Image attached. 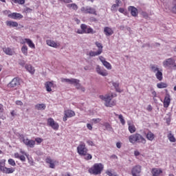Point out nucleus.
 <instances>
[{
	"label": "nucleus",
	"instance_id": "f257e3e1",
	"mask_svg": "<svg viewBox=\"0 0 176 176\" xmlns=\"http://www.w3.org/2000/svg\"><path fill=\"white\" fill-rule=\"evenodd\" d=\"M99 98L102 100V101L104 102L105 107H112L116 105V101L115 100H112L113 98V94H106V95H100Z\"/></svg>",
	"mask_w": 176,
	"mask_h": 176
},
{
	"label": "nucleus",
	"instance_id": "f03ea898",
	"mask_svg": "<svg viewBox=\"0 0 176 176\" xmlns=\"http://www.w3.org/2000/svg\"><path fill=\"white\" fill-rule=\"evenodd\" d=\"M130 144H146V140L140 133H134L129 136Z\"/></svg>",
	"mask_w": 176,
	"mask_h": 176
},
{
	"label": "nucleus",
	"instance_id": "7ed1b4c3",
	"mask_svg": "<svg viewBox=\"0 0 176 176\" xmlns=\"http://www.w3.org/2000/svg\"><path fill=\"white\" fill-rule=\"evenodd\" d=\"M61 82L63 83H69V85H74L76 89L78 90H82V91H85V87H83L80 82V80L76 78H61Z\"/></svg>",
	"mask_w": 176,
	"mask_h": 176
},
{
	"label": "nucleus",
	"instance_id": "20e7f679",
	"mask_svg": "<svg viewBox=\"0 0 176 176\" xmlns=\"http://www.w3.org/2000/svg\"><path fill=\"white\" fill-rule=\"evenodd\" d=\"M61 82L63 83H69V85H74L76 89L78 90H82V91H85V87H83L80 82V80L76 78H61Z\"/></svg>",
	"mask_w": 176,
	"mask_h": 176
},
{
	"label": "nucleus",
	"instance_id": "39448f33",
	"mask_svg": "<svg viewBox=\"0 0 176 176\" xmlns=\"http://www.w3.org/2000/svg\"><path fill=\"white\" fill-rule=\"evenodd\" d=\"M104 170V164L101 163H96L91 167L88 171L89 174H93L94 175H100Z\"/></svg>",
	"mask_w": 176,
	"mask_h": 176
},
{
	"label": "nucleus",
	"instance_id": "423d86ee",
	"mask_svg": "<svg viewBox=\"0 0 176 176\" xmlns=\"http://www.w3.org/2000/svg\"><path fill=\"white\" fill-rule=\"evenodd\" d=\"M88 149L86 147V144L83 142H80L79 145L77 147V152L80 156H86L88 152Z\"/></svg>",
	"mask_w": 176,
	"mask_h": 176
},
{
	"label": "nucleus",
	"instance_id": "0eeeda50",
	"mask_svg": "<svg viewBox=\"0 0 176 176\" xmlns=\"http://www.w3.org/2000/svg\"><path fill=\"white\" fill-rule=\"evenodd\" d=\"M142 170V167L141 165L134 166L131 169L132 176H141V171Z\"/></svg>",
	"mask_w": 176,
	"mask_h": 176
},
{
	"label": "nucleus",
	"instance_id": "6e6552de",
	"mask_svg": "<svg viewBox=\"0 0 176 176\" xmlns=\"http://www.w3.org/2000/svg\"><path fill=\"white\" fill-rule=\"evenodd\" d=\"M170 65H173V69H176L175 60L173 59V58H167L163 62V66L165 68L170 67Z\"/></svg>",
	"mask_w": 176,
	"mask_h": 176
},
{
	"label": "nucleus",
	"instance_id": "1a4fd4ad",
	"mask_svg": "<svg viewBox=\"0 0 176 176\" xmlns=\"http://www.w3.org/2000/svg\"><path fill=\"white\" fill-rule=\"evenodd\" d=\"M74 116H75V111L71 109L65 110L63 120V122H67V118H74Z\"/></svg>",
	"mask_w": 176,
	"mask_h": 176
},
{
	"label": "nucleus",
	"instance_id": "9d476101",
	"mask_svg": "<svg viewBox=\"0 0 176 176\" xmlns=\"http://www.w3.org/2000/svg\"><path fill=\"white\" fill-rule=\"evenodd\" d=\"M47 124L50 125L53 130H58V127H60V125H58V123L54 121V120L52 118L47 119Z\"/></svg>",
	"mask_w": 176,
	"mask_h": 176
},
{
	"label": "nucleus",
	"instance_id": "9b49d317",
	"mask_svg": "<svg viewBox=\"0 0 176 176\" xmlns=\"http://www.w3.org/2000/svg\"><path fill=\"white\" fill-rule=\"evenodd\" d=\"M96 71L97 74H98V75H100L101 76H108V71L101 67L100 65L96 66Z\"/></svg>",
	"mask_w": 176,
	"mask_h": 176
},
{
	"label": "nucleus",
	"instance_id": "f8f14e48",
	"mask_svg": "<svg viewBox=\"0 0 176 176\" xmlns=\"http://www.w3.org/2000/svg\"><path fill=\"white\" fill-rule=\"evenodd\" d=\"M8 87L14 88L20 86V78H14L12 81L8 85Z\"/></svg>",
	"mask_w": 176,
	"mask_h": 176
},
{
	"label": "nucleus",
	"instance_id": "ddd939ff",
	"mask_svg": "<svg viewBox=\"0 0 176 176\" xmlns=\"http://www.w3.org/2000/svg\"><path fill=\"white\" fill-rule=\"evenodd\" d=\"M99 60H100V61L102 62V65H104V67H105V68L107 69H112V65H111V63H109L108 61H107L105 58L100 56H99Z\"/></svg>",
	"mask_w": 176,
	"mask_h": 176
},
{
	"label": "nucleus",
	"instance_id": "4468645a",
	"mask_svg": "<svg viewBox=\"0 0 176 176\" xmlns=\"http://www.w3.org/2000/svg\"><path fill=\"white\" fill-rule=\"evenodd\" d=\"M23 142L26 145V146H29V148H34V146H35V140L23 138Z\"/></svg>",
	"mask_w": 176,
	"mask_h": 176
},
{
	"label": "nucleus",
	"instance_id": "2eb2a0df",
	"mask_svg": "<svg viewBox=\"0 0 176 176\" xmlns=\"http://www.w3.org/2000/svg\"><path fill=\"white\" fill-rule=\"evenodd\" d=\"M46 43L48 46H50V47H54V49L60 47V43L53 40L48 39L46 41Z\"/></svg>",
	"mask_w": 176,
	"mask_h": 176
},
{
	"label": "nucleus",
	"instance_id": "dca6fc26",
	"mask_svg": "<svg viewBox=\"0 0 176 176\" xmlns=\"http://www.w3.org/2000/svg\"><path fill=\"white\" fill-rule=\"evenodd\" d=\"M127 124L129 126L128 130L129 133H131V134H134V133L137 131V129L135 128V126L134 125L133 122H131V120H129L127 121Z\"/></svg>",
	"mask_w": 176,
	"mask_h": 176
},
{
	"label": "nucleus",
	"instance_id": "f3484780",
	"mask_svg": "<svg viewBox=\"0 0 176 176\" xmlns=\"http://www.w3.org/2000/svg\"><path fill=\"white\" fill-rule=\"evenodd\" d=\"M128 10L133 17H137L138 16V10L135 7L129 6L128 7Z\"/></svg>",
	"mask_w": 176,
	"mask_h": 176
},
{
	"label": "nucleus",
	"instance_id": "a211bd4d",
	"mask_svg": "<svg viewBox=\"0 0 176 176\" xmlns=\"http://www.w3.org/2000/svg\"><path fill=\"white\" fill-rule=\"evenodd\" d=\"M170 102H171V96H170V94H167L164 100V107L168 108V107H170Z\"/></svg>",
	"mask_w": 176,
	"mask_h": 176
},
{
	"label": "nucleus",
	"instance_id": "6ab92c4d",
	"mask_svg": "<svg viewBox=\"0 0 176 176\" xmlns=\"http://www.w3.org/2000/svg\"><path fill=\"white\" fill-rule=\"evenodd\" d=\"M8 17H10V19H13L14 20H18V19H23V15H21V14L20 13L13 12V13L9 14Z\"/></svg>",
	"mask_w": 176,
	"mask_h": 176
},
{
	"label": "nucleus",
	"instance_id": "aec40b11",
	"mask_svg": "<svg viewBox=\"0 0 176 176\" xmlns=\"http://www.w3.org/2000/svg\"><path fill=\"white\" fill-rule=\"evenodd\" d=\"M163 173L162 168H153L151 170V174L153 176H160Z\"/></svg>",
	"mask_w": 176,
	"mask_h": 176
},
{
	"label": "nucleus",
	"instance_id": "412c9836",
	"mask_svg": "<svg viewBox=\"0 0 176 176\" xmlns=\"http://www.w3.org/2000/svg\"><path fill=\"white\" fill-rule=\"evenodd\" d=\"M45 86L47 91L50 92L52 91V89L54 87V84L53 83V81H47L45 82Z\"/></svg>",
	"mask_w": 176,
	"mask_h": 176
},
{
	"label": "nucleus",
	"instance_id": "4be33fe9",
	"mask_svg": "<svg viewBox=\"0 0 176 176\" xmlns=\"http://www.w3.org/2000/svg\"><path fill=\"white\" fill-rule=\"evenodd\" d=\"M104 33L106 36H111V35H113V30L109 27H105L104 28Z\"/></svg>",
	"mask_w": 176,
	"mask_h": 176
},
{
	"label": "nucleus",
	"instance_id": "5701e85b",
	"mask_svg": "<svg viewBox=\"0 0 176 176\" xmlns=\"http://www.w3.org/2000/svg\"><path fill=\"white\" fill-rule=\"evenodd\" d=\"M120 3H122V1L116 0V3L111 6V10L112 12H118V8L120 6Z\"/></svg>",
	"mask_w": 176,
	"mask_h": 176
},
{
	"label": "nucleus",
	"instance_id": "b1692460",
	"mask_svg": "<svg viewBox=\"0 0 176 176\" xmlns=\"http://www.w3.org/2000/svg\"><path fill=\"white\" fill-rule=\"evenodd\" d=\"M1 171L2 173H4V174H13V172L16 171V169L14 168L5 167V168H3Z\"/></svg>",
	"mask_w": 176,
	"mask_h": 176
},
{
	"label": "nucleus",
	"instance_id": "393cba45",
	"mask_svg": "<svg viewBox=\"0 0 176 176\" xmlns=\"http://www.w3.org/2000/svg\"><path fill=\"white\" fill-rule=\"evenodd\" d=\"M45 160L46 163H48V164H50V168H54L56 166V161L52 160L50 157H47Z\"/></svg>",
	"mask_w": 176,
	"mask_h": 176
},
{
	"label": "nucleus",
	"instance_id": "a878e982",
	"mask_svg": "<svg viewBox=\"0 0 176 176\" xmlns=\"http://www.w3.org/2000/svg\"><path fill=\"white\" fill-rule=\"evenodd\" d=\"M87 13L89 14H95V16H97L96 8H93L91 7L87 6Z\"/></svg>",
	"mask_w": 176,
	"mask_h": 176
},
{
	"label": "nucleus",
	"instance_id": "bb28decb",
	"mask_svg": "<svg viewBox=\"0 0 176 176\" xmlns=\"http://www.w3.org/2000/svg\"><path fill=\"white\" fill-rule=\"evenodd\" d=\"M146 138H147L148 141H153L155 140V134H153V133H152L151 131H148L146 134Z\"/></svg>",
	"mask_w": 176,
	"mask_h": 176
},
{
	"label": "nucleus",
	"instance_id": "cd10ccee",
	"mask_svg": "<svg viewBox=\"0 0 176 176\" xmlns=\"http://www.w3.org/2000/svg\"><path fill=\"white\" fill-rule=\"evenodd\" d=\"M35 109H37V111H45L46 109V104H37L35 105Z\"/></svg>",
	"mask_w": 176,
	"mask_h": 176
},
{
	"label": "nucleus",
	"instance_id": "c85d7f7f",
	"mask_svg": "<svg viewBox=\"0 0 176 176\" xmlns=\"http://www.w3.org/2000/svg\"><path fill=\"white\" fill-rule=\"evenodd\" d=\"M150 69L151 72H153L154 74H156L160 71L157 65H151Z\"/></svg>",
	"mask_w": 176,
	"mask_h": 176
},
{
	"label": "nucleus",
	"instance_id": "c756f323",
	"mask_svg": "<svg viewBox=\"0 0 176 176\" xmlns=\"http://www.w3.org/2000/svg\"><path fill=\"white\" fill-rule=\"evenodd\" d=\"M6 25H8V27H19V23H17V22L16 21H6Z\"/></svg>",
	"mask_w": 176,
	"mask_h": 176
},
{
	"label": "nucleus",
	"instance_id": "7c9ffc66",
	"mask_svg": "<svg viewBox=\"0 0 176 176\" xmlns=\"http://www.w3.org/2000/svg\"><path fill=\"white\" fill-rule=\"evenodd\" d=\"M25 69L30 72V74H35V69L31 65H26L25 66Z\"/></svg>",
	"mask_w": 176,
	"mask_h": 176
},
{
	"label": "nucleus",
	"instance_id": "2f4dec72",
	"mask_svg": "<svg viewBox=\"0 0 176 176\" xmlns=\"http://www.w3.org/2000/svg\"><path fill=\"white\" fill-rule=\"evenodd\" d=\"M4 53L7 54L8 56H13L14 54V52L12 50V49L7 47V48H3V49Z\"/></svg>",
	"mask_w": 176,
	"mask_h": 176
},
{
	"label": "nucleus",
	"instance_id": "473e14b6",
	"mask_svg": "<svg viewBox=\"0 0 176 176\" xmlns=\"http://www.w3.org/2000/svg\"><path fill=\"white\" fill-rule=\"evenodd\" d=\"M162 69H160L159 72H157L155 73V76L157 79L160 81L163 80V73L162 72Z\"/></svg>",
	"mask_w": 176,
	"mask_h": 176
},
{
	"label": "nucleus",
	"instance_id": "72a5a7b5",
	"mask_svg": "<svg viewBox=\"0 0 176 176\" xmlns=\"http://www.w3.org/2000/svg\"><path fill=\"white\" fill-rule=\"evenodd\" d=\"M100 54H101V51H90L88 55H89V57H96V56H100Z\"/></svg>",
	"mask_w": 176,
	"mask_h": 176
},
{
	"label": "nucleus",
	"instance_id": "f704fd0d",
	"mask_svg": "<svg viewBox=\"0 0 176 176\" xmlns=\"http://www.w3.org/2000/svg\"><path fill=\"white\" fill-rule=\"evenodd\" d=\"M116 116H118V119L120 120V122L122 124V126H124L126 124V120H124V118H123V116L122 114H116Z\"/></svg>",
	"mask_w": 176,
	"mask_h": 176
},
{
	"label": "nucleus",
	"instance_id": "c9c22d12",
	"mask_svg": "<svg viewBox=\"0 0 176 176\" xmlns=\"http://www.w3.org/2000/svg\"><path fill=\"white\" fill-rule=\"evenodd\" d=\"M21 50L23 54H24V56H28V47H27V45H23Z\"/></svg>",
	"mask_w": 176,
	"mask_h": 176
},
{
	"label": "nucleus",
	"instance_id": "e433bc0d",
	"mask_svg": "<svg viewBox=\"0 0 176 176\" xmlns=\"http://www.w3.org/2000/svg\"><path fill=\"white\" fill-rule=\"evenodd\" d=\"M168 86L166 82H159L157 84V89H166Z\"/></svg>",
	"mask_w": 176,
	"mask_h": 176
},
{
	"label": "nucleus",
	"instance_id": "4c0bfd02",
	"mask_svg": "<svg viewBox=\"0 0 176 176\" xmlns=\"http://www.w3.org/2000/svg\"><path fill=\"white\" fill-rule=\"evenodd\" d=\"M168 138L170 142H175L176 141L175 138L174 137V135H173L171 131H170L168 134Z\"/></svg>",
	"mask_w": 176,
	"mask_h": 176
},
{
	"label": "nucleus",
	"instance_id": "58836bf2",
	"mask_svg": "<svg viewBox=\"0 0 176 176\" xmlns=\"http://www.w3.org/2000/svg\"><path fill=\"white\" fill-rule=\"evenodd\" d=\"M27 41V45H28L29 47H30L31 49H35V44L34 43V42H32V40L31 39H28L26 40Z\"/></svg>",
	"mask_w": 176,
	"mask_h": 176
},
{
	"label": "nucleus",
	"instance_id": "ea45409f",
	"mask_svg": "<svg viewBox=\"0 0 176 176\" xmlns=\"http://www.w3.org/2000/svg\"><path fill=\"white\" fill-rule=\"evenodd\" d=\"M67 8L69 9H72L73 10H78V5L76 3H71V4H67Z\"/></svg>",
	"mask_w": 176,
	"mask_h": 176
},
{
	"label": "nucleus",
	"instance_id": "a19ab883",
	"mask_svg": "<svg viewBox=\"0 0 176 176\" xmlns=\"http://www.w3.org/2000/svg\"><path fill=\"white\" fill-rule=\"evenodd\" d=\"M6 160H0V170L1 171L3 170V168H5V163Z\"/></svg>",
	"mask_w": 176,
	"mask_h": 176
},
{
	"label": "nucleus",
	"instance_id": "79ce46f5",
	"mask_svg": "<svg viewBox=\"0 0 176 176\" xmlns=\"http://www.w3.org/2000/svg\"><path fill=\"white\" fill-rule=\"evenodd\" d=\"M90 122L92 124H97V123H100V122H101V119L100 118H93L92 120H91Z\"/></svg>",
	"mask_w": 176,
	"mask_h": 176
},
{
	"label": "nucleus",
	"instance_id": "37998d69",
	"mask_svg": "<svg viewBox=\"0 0 176 176\" xmlns=\"http://www.w3.org/2000/svg\"><path fill=\"white\" fill-rule=\"evenodd\" d=\"M85 34H96V30H93V28L89 27L87 28Z\"/></svg>",
	"mask_w": 176,
	"mask_h": 176
},
{
	"label": "nucleus",
	"instance_id": "c03bdc74",
	"mask_svg": "<svg viewBox=\"0 0 176 176\" xmlns=\"http://www.w3.org/2000/svg\"><path fill=\"white\" fill-rule=\"evenodd\" d=\"M95 45H96L97 47H98V52H100V53H102V44L98 42H96Z\"/></svg>",
	"mask_w": 176,
	"mask_h": 176
},
{
	"label": "nucleus",
	"instance_id": "a18cd8bd",
	"mask_svg": "<svg viewBox=\"0 0 176 176\" xmlns=\"http://www.w3.org/2000/svg\"><path fill=\"white\" fill-rule=\"evenodd\" d=\"M81 30H82L83 33L85 34L86 31H87V25L86 24H81L80 25Z\"/></svg>",
	"mask_w": 176,
	"mask_h": 176
},
{
	"label": "nucleus",
	"instance_id": "49530a36",
	"mask_svg": "<svg viewBox=\"0 0 176 176\" xmlns=\"http://www.w3.org/2000/svg\"><path fill=\"white\" fill-rule=\"evenodd\" d=\"M8 164H10V166H12V167H14L16 166V162L14 160L10 158L8 160Z\"/></svg>",
	"mask_w": 176,
	"mask_h": 176
},
{
	"label": "nucleus",
	"instance_id": "de8ad7c7",
	"mask_svg": "<svg viewBox=\"0 0 176 176\" xmlns=\"http://www.w3.org/2000/svg\"><path fill=\"white\" fill-rule=\"evenodd\" d=\"M14 3H19V5H24L25 0H12Z\"/></svg>",
	"mask_w": 176,
	"mask_h": 176
},
{
	"label": "nucleus",
	"instance_id": "09e8293b",
	"mask_svg": "<svg viewBox=\"0 0 176 176\" xmlns=\"http://www.w3.org/2000/svg\"><path fill=\"white\" fill-rule=\"evenodd\" d=\"M151 94L154 101H156V97H157V94L155 91V90H153L151 91Z\"/></svg>",
	"mask_w": 176,
	"mask_h": 176
},
{
	"label": "nucleus",
	"instance_id": "8fccbe9b",
	"mask_svg": "<svg viewBox=\"0 0 176 176\" xmlns=\"http://www.w3.org/2000/svg\"><path fill=\"white\" fill-rule=\"evenodd\" d=\"M85 159V160H91V159H93V157L90 154H86Z\"/></svg>",
	"mask_w": 176,
	"mask_h": 176
},
{
	"label": "nucleus",
	"instance_id": "3c124183",
	"mask_svg": "<svg viewBox=\"0 0 176 176\" xmlns=\"http://www.w3.org/2000/svg\"><path fill=\"white\" fill-rule=\"evenodd\" d=\"M171 12L176 14V3H174L173 6L171 7Z\"/></svg>",
	"mask_w": 176,
	"mask_h": 176
},
{
	"label": "nucleus",
	"instance_id": "603ef678",
	"mask_svg": "<svg viewBox=\"0 0 176 176\" xmlns=\"http://www.w3.org/2000/svg\"><path fill=\"white\" fill-rule=\"evenodd\" d=\"M113 86L116 89L117 91H120L118 89V87H119V84L118 82H113Z\"/></svg>",
	"mask_w": 176,
	"mask_h": 176
},
{
	"label": "nucleus",
	"instance_id": "864d4df0",
	"mask_svg": "<svg viewBox=\"0 0 176 176\" xmlns=\"http://www.w3.org/2000/svg\"><path fill=\"white\" fill-rule=\"evenodd\" d=\"M142 16H143V17H144V19H148V17H149V15L146 12H142Z\"/></svg>",
	"mask_w": 176,
	"mask_h": 176
},
{
	"label": "nucleus",
	"instance_id": "5fc2aeb1",
	"mask_svg": "<svg viewBox=\"0 0 176 176\" xmlns=\"http://www.w3.org/2000/svg\"><path fill=\"white\" fill-rule=\"evenodd\" d=\"M80 10L82 13H87V7H82Z\"/></svg>",
	"mask_w": 176,
	"mask_h": 176
},
{
	"label": "nucleus",
	"instance_id": "6e6d98bb",
	"mask_svg": "<svg viewBox=\"0 0 176 176\" xmlns=\"http://www.w3.org/2000/svg\"><path fill=\"white\" fill-rule=\"evenodd\" d=\"M21 153H22L23 155L26 156V157L28 158V160H30V157H28V154H27V153H25V151H23V150H21Z\"/></svg>",
	"mask_w": 176,
	"mask_h": 176
},
{
	"label": "nucleus",
	"instance_id": "4d7b16f0",
	"mask_svg": "<svg viewBox=\"0 0 176 176\" xmlns=\"http://www.w3.org/2000/svg\"><path fill=\"white\" fill-rule=\"evenodd\" d=\"M15 104H16V105H19L20 107H22V105H23V102H22L21 100H16V101L15 102Z\"/></svg>",
	"mask_w": 176,
	"mask_h": 176
},
{
	"label": "nucleus",
	"instance_id": "13d9d810",
	"mask_svg": "<svg viewBox=\"0 0 176 176\" xmlns=\"http://www.w3.org/2000/svg\"><path fill=\"white\" fill-rule=\"evenodd\" d=\"M35 141H36L38 144H41V142H42V141H43V139H42L41 138H36L35 139Z\"/></svg>",
	"mask_w": 176,
	"mask_h": 176
},
{
	"label": "nucleus",
	"instance_id": "bf43d9fd",
	"mask_svg": "<svg viewBox=\"0 0 176 176\" xmlns=\"http://www.w3.org/2000/svg\"><path fill=\"white\" fill-rule=\"evenodd\" d=\"M87 144H88V145H90L91 146H94V143L91 140H87Z\"/></svg>",
	"mask_w": 176,
	"mask_h": 176
},
{
	"label": "nucleus",
	"instance_id": "052dcab7",
	"mask_svg": "<svg viewBox=\"0 0 176 176\" xmlns=\"http://www.w3.org/2000/svg\"><path fill=\"white\" fill-rule=\"evenodd\" d=\"M19 160L21 162H25V157L24 155H20Z\"/></svg>",
	"mask_w": 176,
	"mask_h": 176
},
{
	"label": "nucleus",
	"instance_id": "680f3d73",
	"mask_svg": "<svg viewBox=\"0 0 176 176\" xmlns=\"http://www.w3.org/2000/svg\"><path fill=\"white\" fill-rule=\"evenodd\" d=\"M87 129H88V130H93V125H91V124H87Z\"/></svg>",
	"mask_w": 176,
	"mask_h": 176
},
{
	"label": "nucleus",
	"instance_id": "e2e57ef3",
	"mask_svg": "<svg viewBox=\"0 0 176 176\" xmlns=\"http://www.w3.org/2000/svg\"><path fill=\"white\" fill-rule=\"evenodd\" d=\"M116 146L118 148V149H120L122 148V143L118 142L116 143Z\"/></svg>",
	"mask_w": 176,
	"mask_h": 176
},
{
	"label": "nucleus",
	"instance_id": "0e129e2a",
	"mask_svg": "<svg viewBox=\"0 0 176 176\" xmlns=\"http://www.w3.org/2000/svg\"><path fill=\"white\" fill-rule=\"evenodd\" d=\"M106 174L109 176H113V174L112 173V172L111 170H107Z\"/></svg>",
	"mask_w": 176,
	"mask_h": 176
},
{
	"label": "nucleus",
	"instance_id": "69168bd1",
	"mask_svg": "<svg viewBox=\"0 0 176 176\" xmlns=\"http://www.w3.org/2000/svg\"><path fill=\"white\" fill-rule=\"evenodd\" d=\"M14 156L16 159H20V154H19V153H15Z\"/></svg>",
	"mask_w": 176,
	"mask_h": 176
},
{
	"label": "nucleus",
	"instance_id": "338daca9",
	"mask_svg": "<svg viewBox=\"0 0 176 176\" xmlns=\"http://www.w3.org/2000/svg\"><path fill=\"white\" fill-rule=\"evenodd\" d=\"M118 12H120V13H124V8H119Z\"/></svg>",
	"mask_w": 176,
	"mask_h": 176
},
{
	"label": "nucleus",
	"instance_id": "774afa93",
	"mask_svg": "<svg viewBox=\"0 0 176 176\" xmlns=\"http://www.w3.org/2000/svg\"><path fill=\"white\" fill-rule=\"evenodd\" d=\"M76 32H77V34H85L82 29L81 30L78 29Z\"/></svg>",
	"mask_w": 176,
	"mask_h": 176
}]
</instances>
